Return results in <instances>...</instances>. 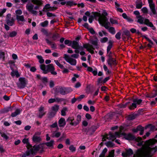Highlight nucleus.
Returning <instances> with one entry per match:
<instances>
[{
    "label": "nucleus",
    "mask_w": 157,
    "mask_h": 157,
    "mask_svg": "<svg viewBox=\"0 0 157 157\" xmlns=\"http://www.w3.org/2000/svg\"><path fill=\"white\" fill-rule=\"evenodd\" d=\"M157 143V140L154 139H150L146 141L143 147L138 149L134 154L133 157H151L150 154L151 149L150 146H151Z\"/></svg>",
    "instance_id": "1"
},
{
    "label": "nucleus",
    "mask_w": 157,
    "mask_h": 157,
    "mask_svg": "<svg viewBox=\"0 0 157 157\" xmlns=\"http://www.w3.org/2000/svg\"><path fill=\"white\" fill-rule=\"evenodd\" d=\"M95 19L98 17V21L100 24L103 26L106 29L108 28L110 26V23L108 21V20L106 17L101 16L100 13L98 12H94L93 13Z\"/></svg>",
    "instance_id": "2"
},
{
    "label": "nucleus",
    "mask_w": 157,
    "mask_h": 157,
    "mask_svg": "<svg viewBox=\"0 0 157 157\" xmlns=\"http://www.w3.org/2000/svg\"><path fill=\"white\" fill-rule=\"evenodd\" d=\"M72 91V90L71 88H65L61 86L57 87L56 89V93L58 94L60 93L63 95H65Z\"/></svg>",
    "instance_id": "3"
},
{
    "label": "nucleus",
    "mask_w": 157,
    "mask_h": 157,
    "mask_svg": "<svg viewBox=\"0 0 157 157\" xmlns=\"http://www.w3.org/2000/svg\"><path fill=\"white\" fill-rule=\"evenodd\" d=\"M31 154L33 155L38 151L42 153L44 151V145L42 144H40L38 145H34L33 148H31L30 149Z\"/></svg>",
    "instance_id": "4"
},
{
    "label": "nucleus",
    "mask_w": 157,
    "mask_h": 157,
    "mask_svg": "<svg viewBox=\"0 0 157 157\" xmlns=\"http://www.w3.org/2000/svg\"><path fill=\"white\" fill-rule=\"evenodd\" d=\"M127 139L131 140H134L135 141L136 143V144L139 146H141L142 144L143 141L142 140L141 138L138 137L136 138L132 134H128L126 136Z\"/></svg>",
    "instance_id": "5"
},
{
    "label": "nucleus",
    "mask_w": 157,
    "mask_h": 157,
    "mask_svg": "<svg viewBox=\"0 0 157 157\" xmlns=\"http://www.w3.org/2000/svg\"><path fill=\"white\" fill-rule=\"evenodd\" d=\"M39 6L37 5L34 7V6L32 4H27L26 7L27 10L31 13L36 15L37 14V12L36 10L39 9Z\"/></svg>",
    "instance_id": "6"
},
{
    "label": "nucleus",
    "mask_w": 157,
    "mask_h": 157,
    "mask_svg": "<svg viewBox=\"0 0 157 157\" xmlns=\"http://www.w3.org/2000/svg\"><path fill=\"white\" fill-rule=\"evenodd\" d=\"M71 46L72 48L75 49V52L76 53H79V50H83V47L82 46H80L78 43L75 41H74L72 42Z\"/></svg>",
    "instance_id": "7"
},
{
    "label": "nucleus",
    "mask_w": 157,
    "mask_h": 157,
    "mask_svg": "<svg viewBox=\"0 0 157 157\" xmlns=\"http://www.w3.org/2000/svg\"><path fill=\"white\" fill-rule=\"evenodd\" d=\"M6 22L7 25L12 26L14 24L15 20L13 17H12L11 14L8 13L7 14L6 17Z\"/></svg>",
    "instance_id": "8"
},
{
    "label": "nucleus",
    "mask_w": 157,
    "mask_h": 157,
    "mask_svg": "<svg viewBox=\"0 0 157 157\" xmlns=\"http://www.w3.org/2000/svg\"><path fill=\"white\" fill-rule=\"evenodd\" d=\"M64 58L65 60L72 65H75L76 64V60L73 58L70 57L66 54L64 55Z\"/></svg>",
    "instance_id": "9"
},
{
    "label": "nucleus",
    "mask_w": 157,
    "mask_h": 157,
    "mask_svg": "<svg viewBox=\"0 0 157 157\" xmlns=\"http://www.w3.org/2000/svg\"><path fill=\"white\" fill-rule=\"evenodd\" d=\"M19 83L18 85V87L21 88H23L26 86L27 83V81L25 78H20L19 79Z\"/></svg>",
    "instance_id": "10"
},
{
    "label": "nucleus",
    "mask_w": 157,
    "mask_h": 157,
    "mask_svg": "<svg viewBox=\"0 0 157 157\" xmlns=\"http://www.w3.org/2000/svg\"><path fill=\"white\" fill-rule=\"evenodd\" d=\"M107 62L108 65L111 68H112L113 66H115L117 64L116 59L114 58L108 59Z\"/></svg>",
    "instance_id": "11"
},
{
    "label": "nucleus",
    "mask_w": 157,
    "mask_h": 157,
    "mask_svg": "<svg viewBox=\"0 0 157 157\" xmlns=\"http://www.w3.org/2000/svg\"><path fill=\"white\" fill-rule=\"evenodd\" d=\"M48 71H49L51 72V73L53 75H56L57 72L55 71V68L52 64H51L48 65L47 66Z\"/></svg>",
    "instance_id": "12"
},
{
    "label": "nucleus",
    "mask_w": 157,
    "mask_h": 157,
    "mask_svg": "<svg viewBox=\"0 0 157 157\" xmlns=\"http://www.w3.org/2000/svg\"><path fill=\"white\" fill-rule=\"evenodd\" d=\"M82 47H83V48L86 49L91 54L94 53V52L93 50L94 49L92 45H90L89 44H84Z\"/></svg>",
    "instance_id": "13"
},
{
    "label": "nucleus",
    "mask_w": 157,
    "mask_h": 157,
    "mask_svg": "<svg viewBox=\"0 0 157 157\" xmlns=\"http://www.w3.org/2000/svg\"><path fill=\"white\" fill-rule=\"evenodd\" d=\"M39 113L38 115V117L40 118H41L42 117L44 116L46 113V112L44 111V107L42 106H40L39 109Z\"/></svg>",
    "instance_id": "14"
},
{
    "label": "nucleus",
    "mask_w": 157,
    "mask_h": 157,
    "mask_svg": "<svg viewBox=\"0 0 157 157\" xmlns=\"http://www.w3.org/2000/svg\"><path fill=\"white\" fill-rule=\"evenodd\" d=\"M148 1L151 11L153 14H156V12L155 8V4L153 3V0H148Z\"/></svg>",
    "instance_id": "15"
},
{
    "label": "nucleus",
    "mask_w": 157,
    "mask_h": 157,
    "mask_svg": "<svg viewBox=\"0 0 157 157\" xmlns=\"http://www.w3.org/2000/svg\"><path fill=\"white\" fill-rule=\"evenodd\" d=\"M144 128L143 127H142L141 126H138L136 128H134L132 129V131L134 132H137L138 131H140V134L142 135L143 134Z\"/></svg>",
    "instance_id": "16"
},
{
    "label": "nucleus",
    "mask_w": 157,
    "mask_h": 157,
    "mask_svg": "<svg viewBox=\"0 0 157 157\" xmlns=\"http://www.w3.org/2000/svg\"><path fill=\"white\" fill-rule=\"evenodd\" d=\"M40 132H36L35 134L33 137V142H40L41 140L40 137L37 136V135H40Z\"/></svg>",
    "instance_id": "17"
},
{
    "label": "nucleus",
    "mask_w": 157,
    "mask_h": 157,
    "mask_svg": "<svg viewBox=\"0 0 157 157\" xmlns=\"http://www.w3.org/2000/svg\"><path fill=\"white\" fill-rule=\"evenodd\" d=\"M55 9L54 7H51L50 4H47L44 7L43 10L44 11H52Z\"/></svg>",
    "instance_id": "18"
},
{
    "label": "nucleus",
    "mask_w": 157,
    "mask_h": 157,
    "mask_svg": "<svg viewBox=\"0 0 157 157\" xmlns=\"http://www.w3.org/2000/svg\"><path fill=\"white\" fill-rule=\"evenodd\" d=\"M59 107V106L57 105H55L52 107L51 109L53 112V113H51V114H53L52 116L51 115L52 117H53L55 116L56 113L58 111Z\"/></svg>",
    "instance_id": "19"
},
{
    "label": "nucleus",
    "mask_w": 157,
    "mask_h": 157,
    "mask_svg": "<svg viewBox=\"0 0 157 157\" xmlns=\"http://www.w3.org/2000/svg\"><path fill=\"white\" fill-rule=\"evenodd\" d=\"M144 24L152 28V29L153 30H155V28L154 27L153 25L150 21L149 20L147 19H145Z\"/></svg>",
    "instance_id": "20"
},
{
    "label": "nucleus",
    "mask_w": 157,
    "mask_h": 157,
    "mask_svg": "<svg viewBox=\"0 0 157 157\" xmlns=\"http://www.w3.org/2000/svg\"><path fill=\"white\" fill-rule=\"evenodd\" d=\"M58 124L59 127H64L66 125L65 120L63 118H60L58 121Z\"/></svg>",
    "instance_id": "21"
},
{
    "label": "nucleus",
    "mask_w": 157,
    "mask_h": 157,
    "mask_svg": "<svg viewBox=\"0 0 157 157\" xmlns=\"http://www.w3.org/2000/svg\"><path fill=\"white\" fill-rule=\"evenodd\" d=\"M74 120V118L73 117H69L67 118V121L71 125L76 126V123L75 121L73 122Z\"/></svg>",
    "instance_id": "22"
},
{
    "label": "nucleus",
    "mask_w": 157,
    "mask_h": 157,
    "mask_svg": "<svg viewBox=\"0 0 157 157\" xmlns=\"http://www.w3.org/2000/svg\"><path fill=\"white\" fill-rule=\"evenodd\" d=\"M133 154V151L131 149H129L126 150L125 153H122V155L123 156L126 157L127 156H129Z\"/></svg>",
    "instance_id": "23"
},
{
    "label": "nucleus",
    "mask_w": 157,
    "mask_h": 157,
    "mask_svg": "<svg viewBox=\"0 0 157 157\" xmlns=\"http://www.w3.org/2000/svg\"><path fill=\"white\" fill-rule=\"evenodd\" d=\"M22 142L24 144H26V147L28 149V150H30V149L32 147V145L30 144L29 142V139H24L22 141Z\"/></svg>",
    "instance_id": "24"
},
{
    "label": "nucleus",
    "mask_w": 157,
    "mask_h": 157,
    "mask_svg": "<svg viewBox=\"0 0 157 157\" xmlns=\"http://www.w3.org/2000/svg\"><path fill=\"white\" fill-rule=\"evenodd\" d=\"M30 2L37 6H40L43 4V2L41 0H31Z\"/></svg>",
    "instance_id": "25"
},
{
    "label": "nucleus",
    "mask_w": 157,
    "mask_h": 157,
    "mask_svg": "<svg viewBox=\"0 0 157 157\" xmlns=\"http://www.w3.org/2000/svg\"><path fill=\"white\" fill-rule=\"evenodd\" d=\"M52 132L51 136L52 137L58 138L60 136L61 134L60 132L57 131H52Z\"/></svg>",
    "instance_id": "26"
},
{
    "label": "nucleus",
    "mask_w": 157,
    "mask_h": 157,
    "mask_svg": "<svg viewBox=\"0 0 157 157\" xmlns=\"http://www.w3.org/2000/svg\"><path fill=\"white\" fill-rule=\"evenodd\" d=\"M136 18L137 19V22L140 24H143L144 23V18L140 15L136 16Z\"/></svg>",
    "instance_id": "27"
},
{
    "label": "nucleus",
    "mask_w": 157,
    "mask_h": 157,
    "mask_svg": "<svg viewBox=\"0 0 157 157\" xmlns=\"http://www.w3.org/2000/svg\"><path fill=\"white\" fill-rule=\"evenodd\" d=\"M16 18L18 22L20 21L24 22L25 21L24 17L23 15H17L16 17Z\"/></svg>",
    "instance_id": "28"
},
{
    "label": "nucleus",
    "mask_w": 157,
    "mask_h": 157,
    "mask_svg": "<svg viewBox=\"0 0 157 157\" xmlns=\"http://www.w3.org/2000/svg\"><path fill=\"white\" fill-rule=\"evenodd\" d=\"M54 144V141L53 140H52L50 142L45 143V144L47 146L49 147L53 148Z\"/></svg>",
    "instance_id": "29"
},
{
    "label": "nucleus",
    "mask_w": 157,
    "mask_h": 157,
    "mask_svg": "<svg viewBox=\"0 0 157 157\" xmlns=\"http://www.w3.org/2000/svg\"><path fill=\"white\" fill-rule=\"evenodd\" d=\"M116 138L115 135L113 134L112 133H110L109 134H107V139L112 140H114Z\"/></svg>",
    "instance_id": "30"
},
{
    "label": "nucleus",
    "mask_w": 157,
    "mask_h": 157,
    "mask_svg": "<svg viewBox=\"0 0 157 157\" xmlns=\"http://www.w3.org/2000/svg\"><path fill=\"white\" fill-rule=\"evenodd\" d=\"M115 7L117 9V11L121 13H122L123 12V10L122 9L119 8L120 5L117 3V2H115Z\"/></svg>",
    "instance_id": "31"
},
{
    "label": "nucleus",
    "mask_w": 157,
    "mask_h": 157,
    "mask_svg": "<svg viewBox=\"0 0 157 157\" xmlns=\"http://www.w3.org/2000/svg\"><path fill=\"white\" fill-rule=\"evenodd\" d=\"M31 154V152L30 150H27L22 156V157H26V156H30V157H33V155Z\"/></svg>",
    "instance_id": "32"
},
{
    "label": "nucleus",
    "mask_w": 157,
    "mask_h": 157,
    "mask_svg": "<svg viewBox=\"0 0 157 157\" xmlns=\"http://www.w3.org/2000/svg\"><path fill=\"white\" fill-rule=\"evenodd\" d=\"M11 76L13 77H14L15 75L17 77H18L20 76L18 72L17 71H13L11 72Z\"/></svg>",
    "instance_id": "33"
},
{
    "label": "nucleus",
    "mask_w": 157,
    "mask_h": 157,
    "mask_svg": "<svg viewBox=\"0 0 157 157\" xmlns=\"http://www.w3.org/2000/svg\"><path fill=\"white\" fill-rule=\"evenodd\" d=\"M17 34V32L16 31H14L10 32L8 36L10 37H13L15 36Z\"/></svg>",
    "instance_id": "34"
},
{
    "label": "nucleus",
    "mask_w": 157,
    "mask_h": 157,
    "mask_svg": "<svg viewBox=\"0 0 157 157\" xmlns=\"http://www.w3.org/2000/svg\"><path fill=\"white\" fill-rule=\"evenodd\" d=\"M40 68L43 71L44 74H46L48 73L47 69H46L45 65L44 64H41L40 66Z\"/></svg>",
    "instance_id": "35"
},
{
    "label": "nucleus",
    "mask_w": 157,
    "mask_h": 157,
    "mask_svg": "<svg viewBox=\"0 0 157 157\" xmlns=\"http://www.w3.org/2000/svg\"><path fill=\"white\" fill-rule=\"evenodd\" d=\"M20 113V111L19 109H17L15 112L11 114V116L13 117H15L19 114Z\"/></svg>",
    "instance_id": "36"
},
{
    "label": "nucleus",
    "mask_w": 157,
    "mask_h": 157,
    "mask_svg": "<svg viewBox=\"0 0 157 157\" xmlns=\"http://www.w3.org/2000/svg\"><path fill=\"white\" fill-rule=\"evenodd\" d=\"M133 102L136 104V105H139L142 102V100L137 98L134 99L133 100Z\"/></svg>",
    "instance_id": "37"
},
{
    "label": "nucleus",
    "mask_w": 157,
    "mask_h": 157,
    "mask_svg": "<svg viewBox=\"0 0 157 157\" xmlns=\"http://www.w3.org/2000/svg\"><path fill=\"white\" fill-rule=\"evenodd\" d=\"M107 29H108L110 33L113 34H115L116 33L115 30L114 28L113 27H110V28L109 27Z\"/></svg>",
    "instance_id": "38"
},
{
    "label": "nucleus",
    "mask_w": 157,
    "mask_h": 157,
    "mask_svg": "<svg viewBox=\"0 0 157 157\" xmlns=\"http://www.w3.org/2000/svg\"><path fill=\"white\" fill-rule=\"evenodd\" d=\"M142 2L141 0H140L138 2H137L136 4V7L137 9L141 8L142 6Z\"/></svg>",
    "instance_id": "39"
},
{
    "label": "nucleus",
    "mask_w": 157,
    "mask_h": 157,
    "mask_svg": "<svg viewBox=\"0 0 157 157\" xmlns=\"http://www.w3.org/2000/svg\"><path fill=\"white\" fill-rule=\"evenodd\" d=\"M107 151L106 148H104L102 151V153L100 155L99 157H105V155Z\"/></svg>",
    "instance_id": "40"
},
{
    "label": "nucleus",
    "mask_w": 157,
    "mask_h": 157,
    "mask_svg": "<svg viewBox=\"0 0 157 157\" xmlns=\"http://www.w3.org/2000/svg\"><path fill=\"white\" fill-rule=\"evenodd\" d=\"M81 120V117L80 115H78L77 116L76 121H75V123H76V125L78 124Z\"/></svg>",
    "instance_id": "41"
},
{
    "label": "nucleus",
    "mask_w": 157,
    "mask_h": 157,
    "mask_svg": "<svg viewBox=\"0 0 157 157\" xmlns=\"http://www.w3.org/2000/svg\"><path fill=\"white\" fill-rule=\"evenodd\" d=\"M151 150L150 154L151 155V156L154 154V153L157 151V147L156 146L154 147H153Z\"/></svg>",
    "instance_id": "42"
},
{
    "label": "nucleus",
    "mask_w": 157,
    "mask_h": 157,
    "mask_svg": "<svg viewBox=\"0 0 157 157\" xmlns=\"http://www.w3.org/2000/svg\"><path fill=\"white\" fill-rule=\"evenodd\" d=\"M136 107L137 105H136V104L133 102L132 105L129 107V109L130 110H133L136 108Z\"/></svg>",
    "instance_id": "43"
},
{
    "label": "nucleus",
    "mask_w": 157,
    "mask_h": 157,
    "mask_svg": "<svg viewBox=\"0 0 157 157\" xmlns=\"http://www.w3.org/2000/svg\"><path fill=\"white\" fill-rule=\"evenodd\" d=\"M37 58L39 60V62L40 63H43L44 62V60L43 59L42 56H37Z\"/></svg>",
    "instance_id": "44"
},
{
    "label": "nucleus",
    "mask_w": 157,
    "mask_h": 157,
    "mask_svg": "<svg viewBox=\"0 0 157 157\" xmlns=\"http://www.w3.org/2000/svg\"><path fill=\"white\" fill-rule=\"evenodd\" d=\"M112 47V42L109 41V45L107 48V52H110V51Z\"/></svg>",
    "instance_id": "45"
},
{
    "label": "nucleus",
    "mask_w": 157,
    "mask_h": 157,
    "mask_svg": "<svg viewBox=\"0 0 157 157\" xmlns=\"http://www.w3.org/2000/svg\"><path fill=\"white\" fill-rule=\"evenodd\" d=\"M50 127L51 128H56L58 129H59L57 121L55 122L54 123L51 125Z\"/></svg>",
    "instance_id": "46"
},
{
    "label": "nucleus",
    "mask_w": 157,
    "mask_h": 157,
    "mask_svg": "<svg viewBox=\"0 0 157 157\" xmlns=\"http://www.w3.org/2000/svg\"><path fill=\"white\" fill-rule=\"evenodd\" d=\"M67 107H64L61 111V115L63 116L66 115V112L67 110Z\"/></svg>",
    "instance_id": "47"
},
{
    "label": "nucleus",
    "mask_w": 157,
    "mask_h": 157,
    "mask_svg": "<svg viewBox=\"0 0 157 157\" xmlns=\"http://www.w3.org/2000/svg\"><path fill=\"white\" fill-rule=\"evenodd\" d=\"M103 69H104V70H105V71L106 72V73L107 74H109L111 73V72L108 69V68L106 66V65H105V64H104L103 65Z\"/></svg>",
    "instance_id": "48"
},
{
    "label": "nucleus",
    "mask_w": 157,
    "mask_h": 157,
    "mask_svg": "<svg viewBox=\"0 0 157 157\" xmlns=\"http://www.w3.org/2000/svg\"><path fill=\"white\" fill-rule=\"evenodd\" d=\"M16 17L21 15L22 13V11L20 9H18L15 11Z\"/></svg>",
    "instance_id": "49"
},
{
    "label": "nucleus",
    "mask_w": 157,
    "mask_h": 157,
    "mask_svg": "<svg viewBox=\"0 0 157 157\" xmlns=\"http://www.w3.org/2000/svg\"><path fill=\"white\" fill-rule=\"evenodd\" d=\"M54 62H55L56 64L60 68H63V66L62 64H61L57 60H55Z\"/></svg>",
    "instance_id": "50"
},
{
    "label": "nucleus",
    "mask_w": 157,
    "mask_h": 157,
    "mask_svg": "<svg viewBox=\"0 0 157 157\" xmlns=\"http://www.w3.org/2000/svg\"><path fill=\"white\" fill-rule=\"evenodd\" d=\"M48 23V21H45L44 22H42L40 23V25L42 27H45L47 26Z\"/></svg>",
    "instance_id": "51"
},
{
    "label": "nucleus",
    "mask_w": 157,
    "mask_h": 157,
    "mask_svg": "<svg viewBox=\"0 0 157 157\" xmlns=\"http://www.w3.org/2000/svg\"><path fill=\"white\" fill-rule=\"evenodd\" d=\"M66 4L67 5L71 6L76 5L77 4L73 2L69 1L67 2Z\"/></svg>",
    "instance_id": "52"
},
{
    "label": "nucleus",
    "mask_w": 157,
    "mask_h": 157,
    "mask_svg": "<svg viewBox=\"0 0 157 157\" xmlns=\"http://www.w3.org/2000/svg\"><path fill=\"white\" fill-rule=\"evenodd\" d=\"M110 21L112 24H118V21L115 19L111 18L110 19Z\"/></svg>",
    "instance_id": "53"
},
{
    "label": "nucleus",
    "mask_w": 157,
    "mask_h": 157,
    "mask_svg": "<svg viewBox=\"0 0 157 157\" xmlns=\"http://www.w3.org/2000/svg\"><path fill=\"white\" fill-rule=\"evenodd\" d=\"M114 150H112L109 152V155L107 157H113L114 156Z\"/></svg>",
    "instance_id": "54"
},
{
    "label": "nucleus",
    "mask_w": 157,
    "mask_h": 157,
    "mask_svg": "<svg viewBox=\"0 0 157 157\" xmlns=\"http://www.w3.org/2000/svg\"><path fill=\"white\" fill-rule=\"evenodd\" d=\"M107 56L108 57V59L113 58V54L111 52H107Z\"/></svg>",
    "instance_id": "55"
},
{
    "label": "nucleus",
    "mask_w": 157,
    "mask_h": 157,
    "mask_svg": "<svg viewBox=\"0 0 157 157\" xmlns=\"http://www.w3.org/2000/svg\"><path fill=\"white\" fill-rule=\"evenodd\" d=\"M108 40V38L106 37H105L101 38L100 40V41L102 43H104L107 41Z\"/></svg>",
    "instance_id": "56"
},
{
    "label": "nucleus",
    "mask_w": 157,
    "mask_h": 157,
    "mask_svg": "<svg viewBox=\"0 0 157 157\" xmlns=\"http://www.w3.org/2000/svg\"><path fill=\"white\" fill-rule=\"evenodd\" d=\"M72 42L69 40H66L64 41V43L66 44H68V45L70 46L71 45Z\"/></svg>",
    "instance_id": "57"
},
{
    "label": "nucleus",
    "mask_w": 157,
    "mask_h": 157,
    "mask_svg": "<svg viewBox=\"0 0 157 157\" xmlns=\"http://www.w3.org/2000/svg\"><path fill=\"white\" fill-rule=\"evenodd\" d=\"M121 33L120 32H118L115 35V37L118 40H120L121 38Z\"/></svg>",
    "instance_id": "58"
},
{
    "label": "nucleus",
    "mask_w": 157,
    "mask_h": 157,
    "mask_svg": "<svg viewBox=\"0 0 157 157\" xmlns=\"http://www.w3.org/2000/svg\"><path fill=\"white\" fill-rule=\"evenodd\" d=\"M69 149L72 152H74L75 151L76 148L73 145H71L69 147Z\"/></svg>",
    "instance_id": "59"
},
{
    "label": "nucleus",
    "mask_w": 157,
    "mask_h": 157,
    "mask_svg": "<svg viewBox=\"0 0 157 157\" xmlns=\"http://www.w3.org/2000/svg\"><path fill=\"white\" fill-rule=\"evenodd\" d=\"M141 11L144 13H147L148 10L147 8L145 7H144L141 9Z\"/></svg>",
    "instance_id": "60"
},
{
    "label": "nucleus",
    "mask_w": 157,
    "mask_h": 157,
    "mask_svg": "<svg viewBox=\"0 0 157 157\" xmlns=\"http://www.w3.org/2000/svg\"><path fill=\"white\" fill-rule=\"evenodd\" d=\"M6 9H3L0 11V17H2L3 14L6 12Z\"/></svg>",
    "instance_id": "61"
},
{
    "label": "nucleus",
    "mask_w": 157,
    "mask_h": 157,
    "mask_svg": "<svg viewBox=\"0 0 157 157\" xmlns=\"http://www.w3.org/2000/svg\"><path fill=\"white\" fill-rule=\"evenodd\" d=\"M1 136L6 140L8 139V137L5 133H1Z\"/></svg>",
    "instance_id": "62"
},
{
    "label": "nucleus",
    "mask_w": 157,
    "mask_h": 157,
    "mask_svg": "<svg viewBox=\"0 0 157 157\" xmlns=\"http://www.w3.org/2000/svg\"><path fill=\"white\" fill-rule=\"evenodd\" d=\"M135 118V116L133 114H131L129 115L128 116V118L129 120H132L134 119Z\"/></svg>",
    "instance_id": "63"
},
{
    "label": "nucleus",
    "mask_w": 157,
    "mask_h": 157,
    "mask_svg": "<svg viewBox=\"0 0 157 157\" xmlns=\"http://www.w3.org/2000/svg\"><path fill=\"white\" fill-rule=\"evenodd\" d=\"M47 15L49 17H54L56 16L55 14L50 12L47 13Z\"/></svg>",
    "instance_id": "64"
}]
</instances>
